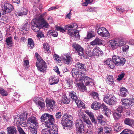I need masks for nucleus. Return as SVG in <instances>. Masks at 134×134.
Returning a JSON list of instances; mask_svg holds the SVG:
<instances>
[{
	"label": "nucleus",
	"mask_w": 134,
	"mask_h": 134,
	"mask_svg": "<svg viewBox=\"0 0 134 134\" xmlns=\"http://www.w3.org/2000/svg\"><path fill=\"white\" fill-rule=\"evenodd\" d=\"M132 131L129 129H124L120 134H132Z\"/></svg>",
	"instance_id": "3c124183"
},
{
	"label": "nucleus",
	"mask_w": 134,
	"mask_h": 134,
	"mask_svg": "<svg viewBox=\"0 0 134 134\" xmlns=\"http://www.w3.org/2000/svg\"><path fill=\"white\" fill-rule=\"evenodd\" d=\"M132 103H134V98L131 100L127 99H121V104L123 106H128L130 105H132Z\"/></svg>",
	"instance_id": "dca6fc26"
},
{
	"label": "nucleus",
	"mask_w": 134,
	"mask_h": 134,
	"mask_svg": "<svg viewBox=\"0 0 134 134\" xmlns=\"http://www.w3.org/2000/svg\"><path fill=\"white\" fill-rule=\"evenodd\" d=\"M71 121H68V122L64 124L63 126L64 127H71L72 126Z\"/></svg>",
	"instance_id": "680f3d73"
},
{
	"label": "nucleus",
	"mask_w": 134,
	"mask_h": 134,
	"mask_svg": "<svg viewBox=\"0 0 134 134\" xmlns=\"http://www.w3.org/2000/svg\"><path fill=\"white\" fill-rule=\"evenodd\" d=\"M59 80L57 77L52 76L49 79V82L51 85L57 83L58 82Z\"/></svg>",
	"instance_id": "393cba45"
},
{
	"label": "nucleus",
	"mask_w": 134,
	"mask_h": 134,
	"mask_svg": "<svg viewBox=\"0 0 134 134\" xmlns=\"http://www.w3.org/2000/svg\"><path fill=\"white\" fill-rule=\"evenodd\" d=\"M116 41L118 47L122 46L125 44L126 43L123 39H119L116 40Z\"/></svg>",
	"instance_id": "f704fd0d"
},
{
	"label": "nucleus",
	"mask_w": 134,
	"mask_h": 134,
	"mask_svg": "<svg viewBox=\"0 0 134 134\" xmlns=\"http://www.w3.org/2000/svg\"><path fill=\"white\" fill-rule=\"evenodd\" d=\"M104 65H107L110 68L113 69L115 67V64L113 60L111 58H108L104 62Z\"/></svg>",
	"instance_id": "6ab92c4d"
},
{
	"label": "nucleus",
	"mask_w": 134,
	"mask_h": 134,
	"mask_svg": "<svg viewBox=\"0 0 134 134\" xmlns=\"http://www.w3.org/2000/svg\"><path fill=\"white\" fill-rule=\"evenodd\" d=\"M54 120V118L51 120L44 121L43 124L46 127L49 129L54 125V124L55 122Z\"/></svg>",
	"instance_id": "aec40b11"
},
{
	"label": "nucleus",
	"mask_w": 134,
	"mask_h": 134,
	"mask_svg": "<svg viewBox=\"0 0 134 134\" xmlns=\"http://www.w3.org/2000/svg\"><path fill=\"white\" fill-rule=\"evenodd\" d=\"M101 104L98 102L95 101L91 105V108L95 110H97L100 108Z\"/></svg>",
	"instance_id": "c85d7f7f"
},
{
	"label": "nucleus",
	"mask_w": 134,
	"mask_h": 134,
	"mask_svg": "<svg viewBox=\"0 0 134 134\" xmlns=\"http://www.w3.org/2000/svg\"><path fill=\"white\" fill-rule=\"evenodd\" d=\"M75 101L78 107L83 108L85 106L84 103L81 100H79L78 99H76Z\"/></svg>",
	"instance_id": "a19ab883"
},
{
	"label": "nucleus",
	"mask_w": 134,
	"mask_h": 134,
	"mask_svg": "<svg viewBox=\"0 0 134 134\" xmlns=\"http://www.w3.org/2000/svg\"><path fill=\"white\" fill-rule=\"evenodd\" d=\"M71 73L73 77L77 78V79L81 81L82 83L85 85H88L91 82L92 80L91 78L86 76H82L81 72L75 69H72Z\"/></svg>",
	"instance_id": "f257e3e1"
},
{
	"label": "nucleus",
	"mask_w": 134,
	"mask_h": 134,
	"mask_svg": "<svg viewBox=\"0 0 134 134\" xmlns=\"http://www.w3.org/2000/svg\"><path fill=\"white\" fill-rule=\"evenodd\" d=\"M90 94L92 98L95 99L98 98V94L96 92H92Z\"/></svg>",
	"instance_id": "8fccbe9b"
},
{
	"label": "nucleus",
	"mask_w": 134,
	"mask_h": 134,
	"mask_svg": "<svg viewBox=\"0 0 134 134\" xmlns=\"http://www.w3.org/2000/svg\"><path fill=\"white\" fill-rule=\"evenodd\" d=\"M67 28H73V29L68 30L67 31L68 34L70 36L73 37V38L76 40H78L80 36L79 35V31L76 29L78 27L77 24L74 23L71 25H67Z\"/></svg>",
	"instance_id": "f03ea898"
},
{
	"label": "nucleus",
	"mask_w": 134,
	"mask_h": 134,
	"mask_svg": "<svg viewBox=\"0 0 134 134\" xmlns=\"http://www.w3.org/2000/svg\"><path fill=\"white\" fill-rule=\"evenodd\" d=\"M75 125L77 134H84V127L82 121L80 119L76 121Z\"/></svg>",
	"instance_id": "7ed1b4c3"
},
{
	"label": "nucleus",
	"mask_w": 134,
	"mask_h": 134,
	"mask_svg": "<svg viewBox=\"0 0 134 134\" xmlns=\"http://www.w3.org/2000/svg\"><path fill=\"white\" fill-rule=\"evenodd\" d=\"M104 128L106 130V132L107 133H110L111 131V129L110 127L105 126Z\"/></svg>",
	"instance_id": "69168bd1"
},
{
	"label": "nucleus",
	"mask_w": 134,
	"mask_h": 134,
	"mask_svg": "<svg viewBox=\"0 0 134 134\" xmlns=\"http://www.w3.org/2000/svg\"><path fill=\"white\" fill-rule=\"evenodd\" d=\"M24 66L25 68H28L29 66V61L27 60H24Z\"/></svg>",
	"instance_id": "e2e57ef3"
},
{
	"label": "nucleus",
	"mask_w": 134,
	"mask_h": 134,
	"mask_svg": "<svg viewBox=\"0 0 134 134\" xmlns=\"http://www.w3.org/2000/svg\"><path fill=\"white\" fill-rule=\"evenodd\" d=\"M105 119L102 115H99L98 117V123L101 124V125H104L105 124Z\"/></svg>",
	"instance_id": "473e14b6"
},
{
	"label": "nucleus",
	"mask_w": 134,
	"mask_h": 134,
	"mask_svg": "<svg viewBox=\"0 0 134 134\" xmlns=\"http://www.w3.org/2000/svg\"><path fill=\"white\" fill-rule=\"evenodd\" d=\"M120 96L123 97H125L128 93L127 89L123 87L120 88Z\"/></svg>",
	"instance_id": "cd10ccee"
},
{
	"label": "nucleus",
	"mask_w": 134,
	"mask_h": 134,
	"mask_svg": "<svg viewBox=\"0 0 134 134\" xmlns=\"http://www.w3.org/2000/svg\"><path fill=\"white\" fill-rule=\"evenodd\" d=\"M55 28V30L62 33H64L66 32L65 30L62 27L56 26Z\"/></svg>",
	"instance_id": "4d7b16f0"
},
{
	"label": "nucleus",
	"mask_w": 134,
	"mask_h": 134,
	"mask_svg": "<svg viewBox=\"0 0 134 134\" xmlns=\"http://www.w3.org/2000/svg\"><path fill=\"white\" fill-rule=\"evenodd\" d=\"M55 118L57 120H59L62 116V114L61 112H57L55 115Z\"/></svg>",
	"instance_id": "6e6d98bb"
},
{
	"label": "nucleus",
	"mask_w": 134,
	"mask_h": 134,
	"mask_svg": "<svg viewBox=\"0 0 134 134\" xmlns=\"http://www.w3.org/2000/svg\"><path fill=\"white\" fill-rule=\"evenodd\" d=\"M87 114L88 115L92 122L95 124L97 123V121L94 116L93 113L90 112L88 111L87 112Z\"/></svg>",
	"instance_id": "bb28decb"
},
{
	"label": "nucleus",
	"mask_w": 134,
	"mask_h": 134,
	"mask_svg": "<svg viewBox=\"0 0 134 134\" xmlns=\"http://www.w3.org/2000/svg\"><path fill=\"white\" fill-rule=\"evenodd\" d=\"M67 118H68L66 115L63 116L62 117L61 123L63 125L64 124H65L68 121H69Z\"/></svg>",
	"instance_id": "a18cd8bd"
},
{
	"label": "nucleus",
	"mask_w": 134,
	"mask_h": 134,
	"mask_svg": "<svg viewBox=\"0 0 134 134\" xmlns=\"http://www.w3.org/2000/svg\"><path fill=\"white\" fill-rule=\"evenodd\" d=\"M72 47L77 52L78 55L81 56L84 55V50L80 45L76 43H75L72 45Z\"/></svg>",
	"instance_id": "f8f14e48"
},
{
	"label": "nucleus",
	"mask_w": 134,
	"mask_h": 134,
	"mask_svg": "<svg viewBox=\"0 0 134 134\" xmlns=\"http://www.w3.org/2000/svg\"><path fill=\"white\" fill-rule=\"evenodd\" d=\"M48 34L50 36H52L54 37H57L58 35V33L56 31L52 29L48 31Z\"/></svg>",
	"instance_id": "e433bc0d"
},
{
	"label": "nucleus",
	"mask_w": 134,
	"mask_h": 134,
	"mask_svg": "<svg viewBox=\"0 0 134 134\" xmlns=\"http://www.w3.org/2000/svg\"><path fill=\"white\" fill-rule=\"evenodd\" d=\"M43 48L47 52L49 53L50 52V51L49 49H50L49 48V45L48 43H45L43 44Z\"/></svg>",
	"instance_id": "09e8293b"
},
{
	"label": "nucleus",
	"mask_w": 134,
	"mask_h": 134,
	"mask_svg": "<svg viewBox=\"0 0 134 134\" xmlns=\"http://www.w3.org/2000/svg\"><path fill=\"white\" fill-rule=\"evenodd\" d=\"M7 130V134H17V130L14 126L8 127Z\"/></svg>",
	"instance_id": "412c9836"
},
{
	"label": "nucleus",
	"mask_w": 134,
	"mask_h": 134,
	"mask_svg": "<svg viewBox=\"0 0 134 134\" xmlns=\"http://www.w3.org/2000/svg\"><path fill=\"white\" fill-rule=\"evenodd\" d=\"M84 84H81L78 83L77 84V85L78 86L79 88H81L83 90H86V87L85 86Z\"/></svg>",
	"instance_id": "13d9d810"
},
{
	"label": "nucleus",
	"mask_w": 134,
	"mask_h": 134,
	"mask_svg": "<svg viewBox=\"0 0 134 134\" xmlns=\"http://www.w3.org/2000/svg\"><path fill=\"white\" fill-rule=\"evenodd\" d=\"M61 103H63L64 104H68L69 103L70 100L69 99H68L66 97V95H63L61 98Z\"/></svg>",
	"instance_id": "72a5a7b5"
},
{
	"label": "nucleus",
	"mask_w": 134,
	"mask_h": 134,
	"mask_svg": "<svg viewBox=\"0 0 134 134\" xmlns=\"http://www.w3.org/2000/svg\"><path fill=\"white\" fill-rule=\"evenodd\" d=\"M2 9L5 14L10 12L13 9V7L8 3H5L2 6Z\"/></svg>",
	"instance_id": "9d476101"
},
{
	"label": "nucleus",
	"mask_w": 134,
	"mask_h": 134,
	"mask_svg": "<svg viewBox=\"0 0 134 134\" xmlns=\"http://www.w3.org/2000/svg\"><path fill=\"white\" fill-rule=\"evenodd\" d=\"M34 100L36 102L38 106L40 107L41 108H44L45 106L44 101L41 97H37L34 99Z\"/></svg>",
	"instance_id": "4468645a"
},
{
	"label": "nucleus",
	"mask_w": 134,
	"mask_h": 134,
	"mask_svg": "<svg viewBox=\"0 0 134 134\" xmlns=\"http://www.w3.org/2000/svg\"><path fill=\"white\" fill-rule=\"evenodd\" d=\"M93 55H96L98 57L102 56L103 53L101 49L98 47L94 48L93 49Z\"/></svg>",
	"instance_id": "a211bd4d"
},
{
	"label": "nucleus",
	"mask_w": 134,
	"mask_h": 134,
	"mask_svg": "<svg viewBox=\"0 0 134 134\" xmlns=\"http://www.w3.org/2000/svg\"><path fill=\"white\" fill-rule=\"evenodd\" d=\"M93 1V0H85V2L82 3V5L87 6L88 4L91 3Z\"/></svg>",
	"instance_id": "bf43d9fd"
},
{
	"label": "nucleus",
	"mask_w": 134,
	"mask_h": 134,
	"mask_svg": "<svg viewBox=\"0 0 134 134\" xmlns=\"http://www.w3.org/2000/svg\"><path fill=\"white\" fill-rule=\"evenodd\" d=\"M27 124H30V127L38 126V123L37 121L36 118L35 117L31 116L29 117L27 120Z\"/></svg>",
	"instance_id": "9b49d317"
},
{
	"label": "nucleus",
	"mask_w": 134,
	"mask_h": 134,
	"mask_svg": "<svg viewBox=\"0 0 134 134\" xmlns=\"http://www.w3.org/2000/svg\"><path fill=\"white\" fill-rule=\"evenodd\" d=\"M97 33L100 36L108 38L109 37V34L107 30L104 27H101L98 29Z\"/></svg>",
	"instance_id": "1a4fd4ad"
},
{
	"label": "nucleus",
	"mask_w": 134,
	"mask_h": 134,
	"mask_svg": "<svg viewBox=\"0 0 134 134\" xmlns=\"http://www.w3.org/2000/svg\"><path fill=\"white\" fill-rule=\"evenodd\" d=\"M28 48L30 49L32 48L34 46L33 41L31 38H29L28 41Z\"/></svg>",
	"instance_id": "37998d69"
},
{
	"label": "nucleus",
	"mask_w": 134,
	"mask_h": 134,
	"mask_svg": "<svg viewBox=\"0 0 134 134\" xmlns=\"http://www.w3.org/2000/svg\"><path fill=\"white\" fill-rule=\"evenodd\" d=\"M79 116L80 117H81V118H83V120L84 123H86L87 125V126H90L92 125V123L89 120L88 118L86 117L83 114L82 112L80 111L78 114Z\"/></svg>",
	"instance_id": "f3484780"
},
{
	"label": "nucleus",
	"mask_w": 134,
	"mask_h": 134,
	"mask_svg": "<svg viewBox=\"0 0 134 134\" xmlns=\"http://www.w3.org/2000/svg\"><path fill=\"white\" fill-rule=\"evenodd\" d=\"M75 67L77 69H82L85 71L86 70V68L85 64H82L80 62L77 63L75 65Z\"/></svg>",
	"instance_id": "4be33fe9"
},
{
	"label": "nucleus",
	"mask_w": 134,
	"mask_h": 134,
	"mask_svg": "<svg viewBox=\"0 0 134 134\" xmlns=\"http://www.w3.org/2000/svg\"><path fill=\"white\" fill-rule=\"evenodd\" d=\"M50 132L48 128H45L42 130L41 133V134H50Z\"/></svg>",
	"instance_id": "864d4df0"
},
{
	"label": "nucleus",
	"mask_w": 134,
	"mask_h": 134,
	"mask_svg": "<svg viewBox=\"0 0 134 134\" xmlns=\"http://www.w3.org/2000/svg\"><path fill=\"white\" fill-rule=\"evenodd\" d=\"M112 59L115 65L119 66H123L126 62V59L124 58L120 57L115 55L113 56Z\"/></svg>",
	"instance_id": "39448f33"
},
{
	"label": "nucleus",
	"mask_w": 134,
	"mask_h": 134,
	"mask_svg": "<svg viewBox=\"0 0 134 134\" xmlns=\"http://www.w3.org/2000/svg\"><path fill=\"white\" fill-rule=\"evenodd\" d=\"M54 58L56 61H61V58L59 56L56 54H54Z\"/></svg>",
	"instance_id": "0e129e2a"
},
{
	"label": "nucleus",
	"mask_w": 134,
	"mask_h": 134,
	"mask_svg": "<svg viewBox=\"0 0 134 134\" xmlns=\"http://www.w3.org/2000/svg\"><path fill=\"white\" fill-rule=\"evenodd\" d=\"M37 36L38 38H41L44 37V35L42 32L40 31L37 33Z\"/></svg>",
	"instance_id": "052dcab7"
},
{
	"label": "nucleus",
	"mask_w": 134,
	"mask_h": 134,
	"mask_svg": "<svg viewBox=\"0 0 134 134\" xmlns=\"http://www.w3.org/2000/svg\"><path fill=\"white\" fill-rule=\"evenodd\" d=\"M54 118L53 116L48 113H44L43 114L41 117L42 122H44Z\"/></svg>",
	"instance_id": "2eb2a0df"
},
{
	"label": "nucleus",
	"mask_w": 134,
	"mask_h": 134,
	"mask_svg": "<svg viewBox=\"0 0 134 134\" xmlns=\"http://www.w3.org/2000/svg\"><path fill=\"white\" fill-rule=\"evenodd\" d=\"M42 26V23L41 21L37 19H35L33 20L31 28L34 32H37Z\"/></svg>",
	"instance_id": "20e7f679"
},
{
	"label": "nucleus",
	"mask_w": 134,
	"mask_h": 134,
	"mask_svg": "<svg viewBox=\"0 0 134 134\" xmlns=\"http://www.w3.org/2000/svg\"><path fill=\"white\" fill-rule=\"evenodd\" d=\"M17 130L20 134H21L24 132L23 129L20 126H17Z\"/></svg>",
	"instance_id": "338daca9"
},
{
	"label": "nucleus",
	"mask_w": 134,
	"mask_h": 134,
	"mask_svg": "<svg viewBox=\"0 0 134 134\" xmlns=\"http://www.w3.org/2000/svg\"><path fill=\"white\" fill-rule=\"evenodd\" d=\"M122 127L119 123H116L115 124L114 127V130L116 132H119L121 129H122Z\"/></svg>",
	"instance_id": "ea45409f"
},
{
	"label": "nucleus",
	"mask_w": 134,
	"mask_h": 134,
	"mask_svg": "<svg viewBox=\"0 0 134 134\" xmlns=\"http://www.w3.org/2000/svg\"><path fill=\"white\" fill-rule=\"evenodd\" d=\"M125 123L129 126L132 127L134 126V120L129 118L125 119L124 121Z\"/></svg>",
	"instance_id": "b1692460"
},
{
	"label": "nucleus",
	"mask_w": 134,
	"mask_h": 134,
	"mask_svg": "<svg viewBox=\"0 0 134 134\" xmlns=\"http://www.w3.org/2000/svg\"><path fill=\"white\" fill-rule=\"evenodd\" d=\"M125 74L124 73H122L120 74L119 75L117 80L120 81L121 80L124 76Z\"/></svg>",
	"instance_id": "774afa93"
},
{
	"label": "nucleus",
	"mask_w": 134,
	"mask_h": 134,
	"mask_svg": "<svg viewBox=\"0 0 134 134\" xmlns=\"http://www.w3.org/2000/svg\"><path fill=\"white\" fill-rule=\"evenodd\" d=\"M27 10L25 8H24L20 12L18 13L16 15L17 16H22L24 15H27Z\"/></svg>",
	"instance_id": "c03bdc74"
},
{
	"label": "nucleus",
	"mask_w": 134,
	"mask_h": 134,
	"mask_svg": "<svg viewBox=\"0 0 134 134\" xmlns=\"http://www.w3.org/2000/svg\"><path fill=\"white\" fill-rule=\"evenodd\" d=\"M36 66L38 70L43 72H44L46 71L47 68L46 63L43 59L37 61Z\"/></svg>",
	"instance_id": "423d86ee"
},
{
	"label": "nucleus",
	"mask_w": 134,
	"mask_h": 134,
	"mask_svg": "<svg viewBox=\"0 0 134 134\" xmlns=\"http://www.w3.org/2000/svg\"><path fill=\"white\" fill-rule=\"evenodd\" d=\"M107 83L109 85H111L114 83L113 79V76L109 75L106 80Z\"/></svg>",
	"instance_id": "c9c22d12"
},
{
	"label": "nucleus",
	"mask_w": 134,
	"mask_h": 134,
	"mask_svg": "<svg viewBox=\"0 0 134 134\" xmlns=\"http://www.w3.org/2000/svg\"><path fill=\"white\" fill-rule=\"evenodd\" d=\"M21 119L20 116H17L15 117L14 121V124H16L18 126L20 125L21 124Z\"/></svg>",
	"instance_id": "7c9ffc66"
},
{
	"label": "nucleus",
	"mask_w": 134,
	"mask_h": 134,
	"mask_svg": "<svg viewBox=\"0 0 134 134\" xmlns=\"http://www.w3.org/2000/svg\"><path fill=\"white\" fill-rule=\"evenodd\" d=\"M95 36V34L93 31H91L88 32L87 33V37L85 38V39H89L91 38L94 37Z\"/></svg>",
	"instance_id": "4c0bfd02"
},
{
	"label": "nucleus",
	"mask_w": 134,
	"mask_h": 134,
	"mask_svg": "<svg viewBox=\"0 0 134 134\" xmlns=\"http://www.w3.org/2000/svg\"><path fill=\"white\" fill-rule=\"evenodd\" d=\"M104 100L107 103L112 105L116 102L117 99L114 96L108 94L105 96Z\"/></svg>",
	"instance_id": "0eeeda50"
},
{
	"label": "nucleus",
	"mask_w": 134,
	"mask_h": 134,
	"mask_svg": "<svg viewBox=\"0 0 134 134\" xmlns=\"http://www.w3.org/2000/svg\"><path fill=\"white\" fill-rule=\"evenodd\" d=\"M38 126H34L33 127H30L31 130V133L32 134H36L37 133V131L36 128Z\"/></svg>",
	"instance_id": "5fc2aeb1"
},
{
	"label": "nucleus",
	"mask_w": 134,
	"mask_h": 134,
	"mask_svg": "<svg viewBox=\"0 0 134 134\" xmlns=\"http://www.w3.org/2000/svg\"><path fill=\"white\" fill-rule=\"evenodd\" d=\"M49 129L50 134H57L58 133L57 128L54 125Z\"/></svg>",
	"instance_id": "c756f323"
},
{
	"label": "nucleus",
	"mask_w": 134,
	"mask_h": 134,
	"mask_svg": "<svg viewBox=\"0 0 134 134\" xmlns=\"http://www.w3.org/2000/svg\"><path fill=\"white\" fill-rule=\"evenodd\" d=\"M115 120H116L120 118L121 116V114L120 113H118L117 112L113 114Z\"/></svg>",
	"instance_id": "de8ad7c7"
},
{
	"label": "nucleus",
	"mask_w": 134,
	"mask_h": 134,
	"mask_svg": "<svg viewBox=\"0 0 134 134\" xmlns=\"http://www.w3.org/2000/svg\"><path fill=\"white\" fill-rule=\"evenodd\" d=\"M0 94L2 96H5L8 95V93L3 88H0Z\"/></svg>",
	"instance_id": "49530a36"
},
{
	"label": "nucleus",
	"mask_w": 134,
	"mask_h": 134,
	"mask_svg": "<svg viewBox=\"0 0 134 134\" xmlns=\"http://www.w3.org/2000/svg\"><path fill=\"white\" fill-rule=\"evenodd\" d=\"M23 115H24V116H23V115L20 116V117L21 118V122H22L21 124L20 125L22 126H23L22 125L23 124L24 125H26V121L27 119V114L26 112H25L24 113Z\"/></svg>",
	"instance_id": "2f4dec72"
},
{
	"label": "nucleus",
	"mask_w": 134,
	"mask_h": 134,
	"mask_svg": "<svg viewBox=\"0 0 134 134\" xmlns=\"http://www.w3.org/2000/svg\"><path fill=\"white\" fill-rule=\"evenodd\" d=\"M69 96L72 99L75 101L77 98V95L75 92L74 91H71L70 92Z\"/></svg>",
	"instance_id": "58836bf2"
},
{
	"label": "nucleus",
	"mask_w": 134,
	"mask_h": 134,
	"mask_svg": "<svg viewBox=\"0 0 134 134\" xmlns=\"http://www.w3.org/2000/svg\"><path fill=\"white\" fill-rule=\"evenodd\" d=\"M86 53L89 56L91 57L93 55V52H91L90 48H88L86 49Z\"/></svg>",
	"instance_id": "603ef678"
},
{
	"label": "nucleus",
	"mask_w": 134,
	"mask_h": 134,
	"mask_svg": "<svg viewBox=\"0 0 134 134\" xmlns=\"http://www.w3.org/2000/svg\"><path fill=\"white\" fill-rule=\"evenodd\" d=\"M109 47L112 48L113 49H114L118 47L116 40H110L109 41Z\"/></svg>",
	"instance_id": "5701e85b"
},
{
	"label": "nucleus",
	"mask_w": 134,
	"mask_h": 134,
	"mask_svg": "<svg viewBox=\"0 0 134 134\" xmlns=\"http://www.w3.org/2000/svg\"><path fill=\"white\" fill-rule=\"evenodd\" d=\"M5 42L8 46H12L13 44L12 39L11 37L7 38L5 40Z\"/></svg>",
	"instance_id": "79ce46f5"
},
{
	"label": "nucleus",
	"mask_w": 134,
	"mask_h": 134,
	"mask_svg": "<svg viewBox=\"0 0 134 134\" xmlns=\"http://www.w3.org/2000/svg\"><path fill=\"white\" fill-rule=\"evenodd\" d=\"M63 60L65 63L68 65L71 64L72 61V58L69 53L63 54L61 55Z\"/></svg>",
	"instance_id": "6e6552de"
},
{
	"label": "nucleus",
	"mask_w": 134,
	"mask_h": 134,
	"mask_svg": "<svg viewBox=\"0 0 134 134\" xmlns=\"http://www.w3.org/2000/svg\"><path fill=\"white\" fill-rule=\"evenodd\" d=\"M90 44L92 45H95L97 44H102V40L97 37L95 40L90 43Z\"/></svg>",
	"instance_id": "a878e982"
},
{
	"label": "nucleus",
	"mask_w": 134,
	"mask_h": 134,
	"mask_svg": "<svg viewBox=\"0 0 134 134\" xmlns=\"http://www.w3.org/2000/svg\"><path fill=\"white\" fill-rule=\"evenodd\" d=\"M46 102L47 107H50L52 110L55 108V102L53 99L47 98L46 100Z\"/></svg>",
	"instance_id": "ddd939ff"
}]
</instances>
